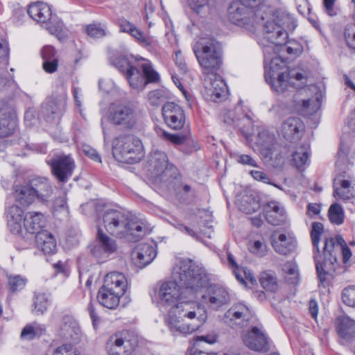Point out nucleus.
<instances>
[{"label":"nucleus","instance_id":"1","mask_svg":"<svg viewBox=\"0 0 355 355\" xmlns=\"http://www.w3.org/2000/svg\"><path fill=\"white\" fill-rule=\"evenodd\" d=\"M174 281L162 283L155 297L160 309L170 311L192 306L198 295L207 285V278L202 268L191 259H181L173 268Z\"/></svg>","mask_w":355,"mask_h":355},{"label":"nucleus","instance_id":"2","mask_svg":"<svg viewBox=\"0 0 355 355\" xmlns=\"http://www.w3.org/2000/svg\"><path fill=\"white\" fill-rule=\"evenodd\" d=\"M264 55L265 79L277 93L284 94L292 89H300L306 83V78L301 73L284 71L285 64L274 51V46H265Z\"/></svg>","mask_w":355,"mask_h":355},{"label":"nucleus","instance_id":"3","mask_svg":"<svg viewBox=\"0 0 355 355\" xmlns=\"http://www.w3.org/2000/svg\"><path fill=\"white\" fill-rule=\"evenodd\" d=\"M207 313L200 303L185 305L184 308L170 311L164 322L175 337L187 336L199 329L206 322Z\"/></svg>","mask_w":355,"mask_h":355},{"label":"nucleus","instance_id":"4","mask_svg":"<svg viewBox=\"0 0 355 355\" xmlns=\"http://www.w3.org/2000/svg\"><path fill=\"white\" fill-rule=\"evenodd\" d=\"M106 230L116 236L126 238L129 241L137 242L144 235L143 223L135 217L128 216L121 211L109 209L103 216Z\"/></svg>","mask_w":355,"mask_h":355},{"label":"nucleus","instance_id":"5","mask_svg":"<svg viewBox=\"0 0 355 355\" xmlns=\"http://www.w3.org/2000/svg\"><path fill=\"white\" fill-rule=\"evenodd\" d=\"M111 63L121 72H125V77L132 89L142 90L148 83L159 79L158 73L148 62L133 66L126 56L119 55L112 59Z\"/></svg>","mask_w":355,"mask_h":355},{"label":"nucleus","instance_id":"6","mask_svg":"<svg viewBox=\"0 0 355 355\" xmlns=\"http://www.w3.org/2000/svg\"><path fill=\"white\" fill-rule=\"evenodd\" d=\"M196 58L207 73H214L220 67L221 46L214 38H202L193 46Z\"/></svg>","mask_w":355,"mask_h":355},{"label":"nucleus","instance_id":"7","mask_svg":"<svg viewBox=\"0 0 355 355\" xmlns=\"http://www.w3.org/2000/svg\"><path fill=\"white\" fill-rule=\"evenodd\" d=\"M112 153L121 162L134 164L144 157L141 141L132 135L119 136L114 141Z\"/></svg>","mask_w":355,"mask_h":355},{"label":"nucleus","instance_id":"8","mask_svg":"<svg viewBox=\"0 0 355 355\" xmlns=\"http://www.w3.org/2000/svg\"><path fill=\"white\" fill-rule=\"evenodd\" d=\"M148 163L154 178L164 182H178V171L172 164H169L165 153L156 150L150 153Z\"/></svg>","mask_w":355,"mask_h":355},{"label":"nucleus","instance_id":"9","mask_svg":"<svg viewBox=\"0 0 355 355\" xmlns=\"http://www.w3.org/2000/svg\"><path fill=\"white\" fill-rule=\"evenodd\" d=\"M138 337L128 330L117 331L108 339L106 348L109 355H130L138 345Z\"/></svg>","mask_w":355,"mask_h":355},{"label":"nucleus","instance_id":"10","mask_svg":"<svg viewBox=\"0 0 355 355\" xmlns=\"http://www.w3.org/2000/svg\"><path fill=\"white\" fill-rule=\"evenodd\" d=\"M109 118L113 124L121 125L127 129L134 128L138 121L135 107L130 103L114 104Z\"/></svg>","mask_w":355,"mask_h":355},{"label":"nucleus","instance_id":"11","mask_svg":"<svg viewBox=\"0 0 355 355\" xmlns=\"http://www.w3.org/2000/svg\"><path fill=\"white\" fill-rule=\"evenodd\" d=\"M228 18L230 21L239 26L252 31L257 23V18L254 11L242 3L232 2L228 8Z\"/></svg>","mask_w":355,"mask_h":355},{"label":"nucleus","instance_id":"12","mask_svg":"<svg viewBox=\"0 0 355 355\" xmlns=\"http://www.w3.org/2000/svg\"><path fill=\"white\" fill-rule=\"evenodd\" d=\"M243 344L251 350L265 353L270 350L271 342L262 327H252L241 332Z\"/></svg>","mask_w":355,"mask_h":355},{"label":"nucleus","instance_id":"13","mask_svg":"<svg viewBox=\"0 0 355 355\" xmlns=\"http://www.w3.org/2000/svg\"><path fill=\"white\" fill-rule=\"evenodd\" d=\"M52 173L60 182H66L72 175L75 162L70 155H57L49 162Z\"/></svg>","mask_w":355,"mask_h":355},{"label":"nucleus","instance_id":"14","mask_svg":"<svg viewBox=\"0 0 355 355\" xmlns=\"http://www.w3.org/2000/svg\"><path fill=\"white\" fill-rule=\"evenodd\" d=\"M252 318L250 309L243 303L234 304L225 314L223 321L232 327H246Z\"/></svg>","mask_w":355,"mask_h":355},{"label":"nucleus","instance_id":"15","mask_svg":"<svg viewBox=\"0 0 355 355\" xmlns=\"http://www.w3.org/2000/svg\"><path fill=\"white\" fill-rule=\"evenodd\" d=\"M336 331L343 345H351L352 352L355 354V321L348 316H340L336 324Z\"/></svg>","mask_w":355,"mask_h":355},{"label":"nucleus","instance_id":"16","mask_svg":"<svg viewBox=\"0 0 355 355\" xmlns=\"http://www.w3.org/2000/svg\"><path fill=\"white\" fill-rule=\"evenodd\" d=\"M159 135L164 139L179 146V150L186 155H190L200 148L199 144L190 134H171L161 130Z\"/></svg>","mask_w":355,"mask_h":355},{"label":"nucleus","instance_id":"17","mask_svg":"<svg viewBox=\"0 0 355 355\" xmlns=\"http://www.w3.org/2000/svg\"><path fill=\"white\" fill-rule=\"evenodd\" d=\"M117 249V245L114 239L104 233L101 229H98L96 243L91 248V253L99 260L103 261L109 254L114 252Z\"/></svg>","mask_w":355,"mask_h":355},{"label":"nucleus","instance_id":"18","mask_svg":"<svg viewBox=\"0 0 355 355\" xmlns=\"http://www.w3.org/2000/svg\"><path fill=\"white\" fill-rule=\"evenodd\" d=\"M162 115L167 125L173 130L181 129L185 123V115L182 108L172 102L165 103L162 107Z\"/></svg>","mask_w":355,"mask_h":355},{"label":"nucleus","instance_id":"19","mask_svg":"<svg viewBox=\"0 0 355 355\" xmlns=\"http://www.w3.org/2000/svg\"><path fill=\"white\" fill-rule=\"evenodd\" d=\"M254 144L264 159H273L276 144V137L273 132L265 128L260 130Z\"/></svg>","mask_w":355,"mask_h":355},{"label":"nucleus","instance_id":"20","mask_svg":"<svg viewBox=\"0 0 355 355\" xmlns=\"http://www.w3.org/2000/svg\"><path fill=\"white\" fill-rule=\"evenodd\" d=\"M202 297L210 308L216 310L227 304L230 301V295L227 289L217 284L209 286L207 295H202Z\"/></svg>","mask_w":355,"mask_h":355},{"label":"nucleus","instance_id":"21","mask_svg":"<svg viewBox=\"0 0 355 355\" xmlns=\"http://www.w3.org/2000/svg\"><path fill=\"white\" fill-rule=\"evenodd\" d=\"M340 235L335 237L326 239L322 256V262L328 270H335V264L337 263V257L339 253L340 245L338 243V238Z\"/></svg>","mask_w":355,"mask_h":355},{"label":"nucleus","instance_id":"22","mask_svg":"<svg viewBox=\"0 0 355 355\" xmlns=\"http://www.w3.org/2000/svg\"><path fill=\"white\" fill-rule=\"evenodd\" d=\"M34 198L40 202H48L52 196L53 189L50 181L44 177H35L29 181Z\"/></svg>","mask_w":355,"mask_h":355},{"label":"nucleus","instance_id":"23","mask_svg":"<svg viewBox=\"0 0 355 355\" xmlns=\"http://www.w3.org/2000/svg\"><path fill=\"white\" fill-rule=\"evenodd\" d=\"M264 37L270 46H280L284 44L288 39V33L282 26L274 20L268 21L263 28Z\"/></svg>","mask_w":355,"mask_h":355},{"label":"nucleus","instance_id":"24","mask_svg":"<svg viewBox=\"0 0 355 355\" xmlns=\"http://www.w3.org/2000/svg\"><path fill=\"white\" fill-rule=\"evenodd\" d=\"M304 130L302 121L297 117H289L282 125L281 133L288 141H295L301 138Z\"/></svg>","mask_w":355,"mask_h":355},{"label":"nucleus","instance_id":"25","mask_svg":"<svg viewBox=\"0 0 355 355\" xmlns=\"http://www.w3.org/2000/svg\"><path fill=\"white\" fill-rule=\"evenodd\" d=\"M102 287L123 296L128 288V281L123 273L111 272L105 277Z\"/></svg>","mask_w":355,"mask_h":355},{"label":"nucleus","instance_id":"26","mask_svg":"<svg viewBox=\"0 0 355 355\" xmlns=\"http://www.w3.org/2000/svg\"><path fill=\"white\" fill-rule=\"evenodd\" d=\"M302 94V92H297L293 96L295 110L304 115H311L315 113L321 105L319 94H316L315 96L308 99H302L300 98Z\"/></svg>","mask_w":355,"mask_h":355},{"label":"nucleus","instance_id":"27","mask_svg":"<svg viewBox=\"0 0 355 355\" xmlns=\"http://www.w3.org/2000/svg\"><path fill=\"white\" fill-rule=\"evenodd\" d=\"M156 255L154 248L147 243L139 245L132 254L135 264L140 268H143L150 263L156 257Z\"/></svg>","mask_w":355,"mask_h":355},{"label":"nucleus","instance_id":"28","mask_svg":"<svg viewBox=\"0 0 355 355\" xmlns=\"http://www.w3.org/2000/svg\"><path fill=\"white\" fill-rule=\"evenodd\" d=\"M67 105L64 96L48 99L42 106V114L49 119L60 117L64 113Z\"/></svg>","mask_w":355,"mask_h":355},{"label":"nucleus","instance_id":"29","mask_svg":"<svg viewBox=\"0 0 355 355\" xmlns=\"http://www.w3.org/2000/svg\"><path fill=\"white\" fill-rule=\"evenodd\" d=\"M6 216L10 231L14 234H20L24 225L23 209L17 205H12L6 209Z\"/></svg>","mask_w":355,"mask_h":355},{"label":"nucleus","instance_id":"30","mask_svg":"<svg viewBox=\"0 0 355 355\" xmlns=\"http://www.w3.org/2000/svg\"><path fill=\"white\" fill-rule=\"evenodd\" d=\"M17 128L15 113L9 107L0 109V137L12 135Z\"/></svg>","mask_w":355,"mask_h":355},{"label":"nucleus","instance_id":"31","mask_svg":"<svg viewBox=\"0 0 355 355\" xmlns=\"http://www.w3.org/2000/svg\"><path fill=\"white\" fill-rule=\"evenodd\" d=\"M211 75L214 78H209V82L206 83V92L210 97V100L212 101H220L226 95V85L220 77L217 76L215 72L211 73Z\"/></svg>","mask_w":355,"mask_h":355},{"label":"nucleus","instance_id":"32","mask_svg":"<svg viewBox=\"0 0 355 355\" xmlns=\"http://www.w3.org/2000/svg\"><path fill=\"white\" fill-rule=\"evenodd\" d=\"M27 12L33 20L38 23L44 24L45 26L53 16L50 7L42 2L31 4Z\"/></svg>","mask_w":355,"mask_h":355},{"label":"nucleus","instance_id":"33","mask_svg":"<svg viewBox=\"0 0 355 355\" xmlns=\"http://www.w3.org/2000/svg\"><path fill=\"white\" fill-rule=\"evenodd\" d=\"M46 217L40 211H29L24 218V228L31 234L41 232L46 225Z\"/></svg>","mask_w":355,"mask_h":355},{"label":"nucleus","instance_id":"34","mask_svg":"<svg viewBox=\"0 0 355 355\" xmlns=\"http://www.w3.org/2000/svg\"><path fill=\"white\" fill-rule=\"evenodd\" d=\"M310 146L308 143L296 147L291 153L292 164L299 170H304L310 164Z\"/></svg>","mask_w":355,"mask_h":355},{"label":"nucleus","instance_id":"35","mask_svg":"<svg viewBox=\"0 0 355 355\" xmlns=\"http://www.w3.org/2000/svg\"><path fill=\"white\" fill-rule=\"evenodd\" d=\"M263 214L267 222L272 225H278L284 220V210L276 201H270L263 208Z\"/></svg>","mask_w":355,"mask_h":355},{"label":"nucleus","instance_id":"36","mask_svg":"<svg viewBox=\"0 0 355 355\" xmlns=\"http://www.w3.org/2000/svg\"><path fill=\"white\" fill-rule=\"evenodd\" d=\"M35 243L44 254H53L56 251V241L54 236L48 231L43 230L35 236Z\"/></svg>","mask_w":355,"mask_h":355},{"label":"nucleus","instance_id":"37","mask_svg":"<svg viewBox=\"0 0 355 355\" xmlns=\"http://www.w3.org/2000/svg\"><path fill=\"white\" fill-rule=\"evenodd\" d=\"M121 295L115 294L111 291L101 287L98 292V301L103 306L109 309H115L119 304Z\"/></svg>","mask_w":355,"mask_h":355},{"label":"nucleus","instance_id":"38","mask_svg":"<svg viewBox=\"0 0 355 355\" xmlns=\"http://www.w3.org/2000/svg\"><path fill=\"white\" fill-rule=\"evenodd\" d=\"M45 333V325L34 321L27 324L22 329L20 336L24 340H31L44 335Z\"/></svg>","mask_w":355,"mask_h":355},{"label":"nucleus","instance_id":"39","mask_svg":"<svg viewBox=\"0 0 355 355\" xmlns=\"http://www.w3.org/2000/svg\"><path fill=\"white\" fill-rule=\"evenodd\" d=\"M132 37L139 45L150 51L157 50L159 46L158 41L155 37L144 33L138 28L135 31Z\"/></svg>","mask_w":355,"mask_h":355},{"label":"nucleus","instance_id":"40","mask_svg":"<svg viewBox=\"0 0 355 355\" xmlns=\"http://www.w3.org/2000/svg\"><path fill=\"white\" fill-rule=\"evenodd\" d=\"M350 182L348 180H341L337 176L334 181V196L344 201L353 197L350 189Z\"/></svg>","mask_w":355,"mask_h":355},{"label":"nucleus","instance_id":"41","mask_svg":"<svg viewBox=\"0 0 355 355\" xmlns=\"http://www.w3.org/2000/svg\"><path fill=\"white\" fill-rule=\"evenodd\" d=\"M15 198L16 201L24 207L31 205L35 200V198L30 184L16 186Z\"/></svg>","mask_w":355,"mask_h":355},{"label":"nucleus","instance_id":"42","mask_svg":"<svg viewBox=\"0 0 355 355\" xmlns=\"http://www.w3.org/2000/svg\"><path fill=\"white\" fill-rule=\"evenodd\" d=\"M62 330L64 332V334L65 337L70 338L74 341L79 339L81 333L78 323L70 316L63 318Z\"/></svg>","mask_w":355,"mask_h":355},{"label":"nucleus","instance_id":"43","mask_svg":"<svg viewBox=\"0 0 355 355\" xmlns=\"http://www.w3.org/2000/svg\"><path fill=\"white\" fill-rule=\"evenodd\" d=\"M46 28L51 35H55L59 40L65 38L68 35V30L55 15H53L46 24Z\"/></svg>","mask_w":355,"mask_h":355},{"label":"nucleus","instance_id":"44","mask_svg":"<svg viewBox=\"0 0 355 355\" xmlns=\"http://www.w3.org/2000/svg\"><path fill=\"white\" fill-rule=\"evenodd\" d=\"M50 304L49 296L44 293H35L32 312L37 315H42Z\"/></svg>","mask_w":355,"mask_h":355},{"label":"nucleus","instance_id":"45","mask_svg":"<svg viewBox=\"0 0 355 355\" xmlns=\"http://www.w3.org/2000/svg\"><path fill=\"white\" fill-rule=\"evenodd\" d=\"M259 282L266 291L274 293L278 289L277 278L271 271L262 272L260 275Z\"/></svg>","mask_w":355,"mask_h":355},{"label":"nucleus","instance_id":"46","mask_svg":"<svg viewBox=\"0 0 355 355\" xmlns=\"http://www.w3.org/2000/svg\"><path fill=\"white\" fill-rule=\"evenodd\" d=\"M191 9L200 16H206L211 10L213 0H188Z\"/></svg>","mask_w":355,"mask_h":355},{"label":"nucleus","instance_id":"47","mask_svg":"<svg viewBox=\"0 0 355 355\" xmlns=\"http://www.w3.org/2000/svg\"><path fill=\"white\" fill-rule=\"evenodd\" d=\"M285 279L288 284H296L300 281L298 267L293 263H286L283 266Z\"/></svg>","mask_w":355,"mask_h":355},{"label":"nucleus","instance_id":"48","mask_svg":"<svg viewBox=\"0 0 355 355\" xmlns=\"http://www.w3.org/2000/svg\"><path fill=\"white\" fill-rule=\"evenodd\" d=\"M323 232L324 226L321 223L313 222L312 223L311 237L314 249V254H318V252H320L319 250V243L320 241V236L323 234Z\"/></svg>","mask_w":355,"mask_h":355},{"label":"nucleus","instance_id":"49","mask_svg":"<svg viewBox=\"0 0 355 355\" xmlns=\"http://www.w3.org/2000/svg\"><path fill=\"white\" fill-rule=\"evenodd\" d=\"M248 250L258 257H263L268 252V246L263 241L250 240L248 243Z\"/></svg>","mask_w":355,"mask_h":355},{"label":"nucleus","instance_id":"50","mask_svg":"<svg viewBox=\"0 0 355 355\" xmlns=\"http://www.w3.org/2000/svg\"><path fill=\"white\" fill-rule=\"evenodd\" d=\"M239 207L242 212L250 214L259 209V203L251 196H245L239 202Z\"/></svg>","mask_w":355,"mask_h":355},{"label":"nucleus","instance_id":"51","mask_svg":"<svg viewBox=\"0 0 355 355\" xmlns=\"http://www.w3.org/2000/svg\"><path fill=\"white\" fill-rule=\"evenodd\" d=\"M27 279L19 275H8V285L11 293L22 290L26 284Z\"/></svg>","mask_w":355,"mask_h":355},{"label":"nucleus","instance_id":"52","mask_svg":"<svg viewBox=\"0 0 355 355\" xmlns=\"http://www.w3.org/2000/svg\"><path fill=\"white\" fill-rule=\"evenodd\" d=\"M328 216L331 223L341 225L344 220V212L341 206L336 203L331 205L329 209Z\"/></svg>","mask_w":355,"mask_h":355},{"label":"nucleus","instance_id":"53","mask_svg":"<svg viewBox=\"0 0 355 355\" xmlns=\"http://www.w3.org/2000/svg\"><path fill=\"white\" fill-rule=\"evenodd\" d=\"M315 267L317 270V274L318 276L319 281L321 284H324L326 282V275L331 271H334L335 270H328L324 265L322 262V256L320 254V252H318V254H315L313 255Z\"/></svg>","mask_w":355,"mask_h":355},{"label":"nucleus","instance_id":"54","mask_svg":"<svg viewBox=\"0 0 355 355\" xmlns=\"http://www.w3.org/2000/svg\"><path fill=\"white\" fill-rule=\"evenodd\" d=\"M148 98L152 106L158 107L165 101L166 97L164 90L157 89L150 92L148 95Z\"/></svg>","mask_w":355,"mask_h":355},{"label":"nucleus","instance_id":"55","mask_svg":"<svg viewBox=\"0 0 355 355\" xmlns=\"http://www.w3.org/2000/svg\"><path fill=\"white\" fill-rule=\"evenodd\" d=\"M10 49L8 42L0 37V64L7 67L9 64Z\"/></svg>","mask_w":355,"mask_h":355},{"label":"nucleus","instance_id":"56","mask_svg":"<svg viewBox=\"0 0 355 355\" xmlns=\"http://www.w3.org/2000/svg\"><path fill=\"white\" fill-rule=\"evenodd\" d=\"M342 300L346 305L355 307V286H348L343 291Z\"/></svg>","mask_w":355,"mask_h":355},{"label":"nucleus","instance_id":"57","mask_svg":"<svg viewBox=\"0 0 355 355\" xmlns=\"http://www.w3.org/2000/svg\"><path fill=\"white\" fill-rule=\"evenodd\" d=\"M348 153L349 146L347 144L342 141L339 150L338 152V160L336 162V166L338 169H342V166L345 163Z\"/></svg>","mask_w":355,"mask_h":355},{"label":"nucleus","instance_id":"58","mask_svg":"<svg viewBox=\"0 0 355 355\" xmlns=\"http://www.w3.org/2000/svg\"><path fill=\"white\" fill-rule=\"evenodd\" d=\"M288 157L287 149L284 148L282 150H278L275 148V153L273 154V159H265L266 161H272L274 166H281L284 164L285 158Z\"/></svg>","mask_w":355,"mask_h":355},{"label":"nucleus","instance_id":"59","mask_svg":"<svg viewBox=\"0 0 355 355\" xmlns=\"http://www.w3.org/2000/svg\"><path fill=\"white\" fill-rule=\"evenodd\" d=\"M345 39L347 46L355 49V24H349L345 29Z\"/></svg>","mask_w":355,"mask_h":355},{"label":"nucleus","instance_id":"60","mask_svg":"<svg viewBox=\"0 0 355 355\" xmlns=\"http://www.w3.org/2000/svg\"><path fill=\"white\" fill-rule=\"evenodd\" d=\"M53 355H80L79 352L71 345L64 344L55 349Z\"/></svg>","mask_w":355,"mask_h":355},{"label":"nucleus","instance_id":"61","mask_svg":"<svg viewBox=\"0 0 355 355\" xmlns=\"http://www.w3.org/2000/svg\"><path fill=\"white\" fill-rule=\"evenodd\" d=\"M86 32L89 36L94 38H100L105 35V30L96 24L88 25L86 28Z\"/></svg>","mask_w":355,"mask_h":355},{"label":"nucleus","instance_id":"62","mask_svg":"<svg viewBox=\"0 0 355 355\" xmlns=\"http://www.w3.org/2000/svg\"><path fill=\"white\" fill-rule=\"evenodd\" d=\"M285 44H286V51L288 54L298 56L303 51L301 44L295 40L286 41Z\"/></svg>","mask_w":355,"mask_h":355},{"label":"nucleus","instance_id":"63","mask_svg":"<svg viewBox=\"0 0 355 355\" xmlns=\"http://www.w3.org/2000/svg\"><path fill=\"white\" fill-rule=\"evenodd\" d=\"M338 241V243L340 245L339 252H341L343 263L346 264L352 255V252L342 236H339Z\"/></svg>","mask_w":355,"mask_h":355},{"label":"nucleus","instance_id":"64","mask_svg":"<svg viewBox=\"0 0 355 355\" xmlns=\"http://www.w3.org/2000/svg\"><path fill=\"white\" fill-rule=\"evenodd\" d=\"M119 26L120 31L129 33L131 36L137 28L135 24L124 18L119 19Z\"/></svg>","mask_w":355,"mask_h":355}]
</instances>
